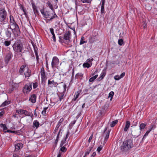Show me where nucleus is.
Here are the masks:
<instances>
[{
  "instance_id": "17",
  "label": "nucleus",
  "mask_w": 157,
  "mask_h": 157,
  "mask_svg": "<svg viewBox=\"0 0 157 157\" xmlns=\"http://www.w3.org/2000/svg\"><path fill=\"white\" fill-rule=\"evenodd\" d=\"M24 114L26 116H30L32 117L33 114L32 113L28 112L26 110H23L22 114Z\"/></svg>"
},
{
  "instance_id": "58",
  "label": "nucleus",
  "mask_w": 157,
  "mask_h": 157,
  "mask_svg": "<svg viewBox=\"0 0 157 157\" xmlns=\"http://www.w3.org/2000/svg\"><path fill=\"white\" fill-rule=\"evenodd\" d=\"M96 155V152H94L93 153V154L91 155V157H94V156Z\"/></svg>"
},
{
  "instance_id": "35",
  "label": "nucleus",
  "mask_w": 157,
  "mask_h": 157,
  "mask_svg": "<svg viewBox=\"0 0 157 157\" xmlns=\"http://www.w3.org/2000/svg\"><path fill=\"white\" fill-rule=\"evenodd\" d=\"M95 36L91 37L89 39V42L91 44L93 43L95 41Z\"/></svg>"
},
{
  "instance_id": "5",
  "label": "nucleus",
  "mask_w": 157,
  "mask_h": 157,
  "mask_svg": "<svg viewBox=\"0 0 157 157\" xmlns=\"http://www.w3.org/2000/svg\"><path fill=\"white\" fill-rule=\"evenodd\" d=\"M12 47L14 52L17 53L21 52L23 48L22 44L18 41L14 43Z\"/></svg>"
},
{
  "instance_id": "22",
  "label": "nucleus",
  "mask_w": 157,
  "mask_h": 157,
  "mask_svg": "<svg viewBox=\"0 0 157 157\" xmlns=\"http://www.w3.org/2000/svg\"><path fill=\"white\" fill-rule=\"evenodd\" d=\"M50 31L51 34L52 35V38L53 39V41L55 42H56V39L54 32V29L52 28H51L50 29Z\"/></svg>"
},
{
  "instance_id": "20",
  "label": "nucleus",
  "mask_w": 157,
  "mask_h": 157,
  "mask_svg": "<svg viewBox=\"0 0 157 157\" xmlns=\"http://www.w3.org/2000/svg\"><path fill=\"white\" fill-rule=\"evenodd\" d=\"M125 75V73L124 72H123L122 74H121V75H115L114 77V79L116 80H118L120 79L121 78H123Z\"/></svg>"
},
{
  "instance_id": "19",
  "label": "nucleus",
  "mask_w": 157,
  "mask_h": 157,
  "mask_svg": "<svg viewBox=\"0 0 157 157\" xmlns=\"http://www.w3.org/2000/svg\"><path fill=\"white\" fill-rule=\"evenodd\" d=\"M63 119H61L59 121L58 124H57V125H56L54 131V133H56L57 131L58 130V128H59L60 126L61 125V124L62 123V122L63 121Z\"/></svg>"
},
{
  "instance_id": "47",
  "label": "nucleus",
  "mask_w": 157,
  "mask_h": 157,
  "mask_svg": "<svg viewBox=\"0 0 157 157\" xmlns=\"http://www.w3.org/2000/svg\"><path fill=\"white\" fill-rule=\"evenodd\" d=\"M60 150L61 151H62L63 152H65L67 150V149L65 147L63 146V147H62L60 148Z\"/></svg>"
},
{
  "instance_id": "30",
  "label": "nucleus",
  "mask_w": 157,
  "mask_h": 157,
  "mask_svg": "<svg viewBox=\"0 0 157 157\" xmlns=\"http://www.w3.org/2000/svg\"><path fill=\"white\" fill-rule=\"evenodd\" d=\"M10 29L12 30L13 33L15 31H16V33H17V34L20 33V32L19 27L18 26V30L17 29V28H16V27H15L14 28H12L11 27H10Z\"/></svg>"
},
{
  "instance_id": "9",
  "label": "nucleus",
  "mask_w": 157,
  "mask_h": 157,
  "mask_svg": "<svg viewBox=\"0 0 157 157\" xmlns=\"http://www.w3.org/2000/svg\"><path fill=\"white\" fill-rule=\"evenodd\" d=\"M41 78L42 82H45L47 78L45 75V73L44 71V68L42 67L41 69Z\"/></svg>"
},
{
  "instance_id": "36",
  "label": "nucleus",
  "mask_w": 157,
  "mask_h": 157,
  "mask_svg": "<svg viewBox=\"0 0 157 157\" xmlns=\"http://www.w3.org/2000/svg\"><path fill=\"white\" fill-rule=\"evenodd\" d=\"M153 127V126L151 127L150 128V129H149V130H147V131L146 132V133H145V134H144V137H143V138H144L145 137H146V136H147L148 135V134L150 132L151 130L152 129V128Z\"/></svg>"
},
{
  "instance_id": "39",
  "label": "nucleus",
  "mask_w": 157,
  "mask_h": 157,
  "mask_svg": "<svg viewBox=\"0 0 157 157\" xmlns=\"http://www.w3.org/2000/svg\"><path fill=\"white\" fill-rule=\"evenodd\" d=\"M98 75H96L93 76V77L91 78L89 80V82H93L94 79H95L98 77Z\"/></svg>"
},
{
  "instance_id": "37",
  "label": "nucleus",
  "mask_w": 157,
  "mask_h": 157,
  "mask_svg": "<svg viewBox=\"0 0 157 157\" xmlns=\"http://www.w3.org/2000/svg\"><path fill=\"white\" fill-rule=\"evenodd\" d=\"M10 103V102L9 101H5L4 102H3V103L2 104L1 106L2 107H4L5 106H6V105H7L9 104Z\"/></svg>"
},
{
  "instance_id": "59",
  "label": "nucleus",
  "mask_w": 157,
  "mask_h": 157,
  "mask_svg": "<svg viewBox=\"0 0 157 157\" xmlns=\"http://www.w3.org/2000/svg\"><path fill=\"white\" fill-rule=\"evenodd\" d=\"M88 91V90L87 89H85L83 90V92L86 94Z\"/></svg>"
},
{
  "instance_id": "11",
  "label": "nucleus",
  "mask_w": 157,
  "mask_h": 157,
  "mask_svg": "<svg viewBox=\"0 0 157 157\" xmlns=\"http://www.w3.org/2000/svg\"><path fill=\"white\" fill-rule=\"evenodd\" d=\"M107 128H105L104 130V133L103 135V136H105V141H106L107 140L109 136L110 131L109 130L107 131Z\"/></svg>"
},
{
  "instance_id": "57",
  "label": "nucleus",
  "mask_w": 157,
  "mask_h": 157,
  "mask_svg": "<svg viewBox=\"0 0 157 157\" xmlns=\"http://www.w3.org/2000/svg\"><path fill=\"white\" fill-rule=\"evenodd\" d=\"M60 130L59 131V132L57 135L56 139V140H59V134H60Z\"/></svg>"
},
{
  "instance_id": "15",
  "label": "nucleus",
  "mask_w": 157,
  "mask_h": 157,
  "mask_svg": "<svg viewBox=\"0 0 157 157\" xmlns=\"http://www.w3.org/2000/svg\"><path fill=\"white\" fill-rule=\"evenodd\" d=\"M32 7L33 10V12L35 15H36L38 13V10L37 9V6L35 5L33 2L31 3Z\"/></svg>"
},
{
  "instance_id": "34",
  "label": "nucleus",
  "mask_w": 157,
  "mask_h": 157,
  "mask_svg": "<svg viewBox=\"0 0 157 157\" xmlns=\"http://www.w3.org/2000/svg\"><path fill=\"white\" fill-rule=\"evenodd\" d=\"M33 124L37 128L39 127V123L37 120H35L33 122Z\"/></svg>"
},
{
  "instance_id": "12",
  "label": "nucleus",
  "mask_w": 157,
  "mask_h": 157,
  "mask_svg": "<svg viewBox=\"0 0 157 157\" xmlns=\"http://www.w3.org/2000/svg\"><path fill=\"white\" fill-rule=\"evenodd\" d=\"M48 86L51 87H52L53 86L56 87L58 85L57 83L54 82V80L51 81L50 80H48Z\"/></svg>"
},
{
  "instance_id": "3",
  "label": "nucleus",
  "mask_w": 157,
  "mask_h": 157,
  "mask_svg": "<svg viewBox=\"0 0 157 157\" xmlns=\"http://www.w3.org/2000/svg\"><path fill=\"white\" fill-rule=\"evenodd\" d=\"M41 14L43 15V17L46 18H49L48 19L49 21H52L54 18L52 19V20H50L52 17L54 16V13L52 11H44V9H41L40 10Z\"/></svg>"
},
{
  "instance_id": "41",
  "label": "nucleus",
  "mask_w": 157,
  "mask_h": 157,
  "mask_svg": "<svg viewBox=\"0 0 157 157\" xmlns=\"http://www.w3.org/2000/svg\"><path fill=\"white\" fill-rule=\"evenodd\" d=\"M11 42L10 41H5L4 42V44L6 46H8L11 44Z\"/></svg>"
},
{
  "instance_id": "49",
  "label": "nucleus",
  "mask_w": 157,
  "mask_h": 157,
  "mask_svg": "<svg viewBox=\"0 0 157 157\" xmlns=\"http://www.w3.org/2000/svg\"><path fill=\"white\" fill-rule=\"evenodd\" d=\"M104 5H101V12L102 13H103L104 12Z\"/></svg>"
},
{
  "instance_id": "45",
  "label": "nucleus",
  "mask_w": 157,
  "mask_h": 157,
  "mask_svg": "<svg viewBox=\"0 0 157 157\" xmlns=\"http://www.w3.org/2000/svg\"><path fill=\"white\" fill-rule=\"evenodd\" d=\"M23 110L22 109H19L16 110V113L20 114H22Z\"/></svg>"
},
{
  "instance_id": "8",
  "label": "nucleus",
  "mask_w": 157,
  "mask_h": 157,
  "mask_svg": "<svg viewBox=\"0 0 157 157\" xmlns=\"http://www.w3.org/2000/svg\"><path fill=\"white\" fill-rule=\"evenodd\" d=\"M47 4L48 5V6L49 7V8L52 10V11L53 12V13H54V16L52 17L51 19H50V20H52V19L53 18H58V17L57 15L56 14V13L55 11V10L53 8V6L52 5V4L49 1H48L47 3Z\"/></svg>"
},
{
  "instance_id": "23",
  "label": "nucleus",
  "mask_w": 157,
  "mask_h": 157,
  "mask_svg": "<svg viewBox=\"0 0 157 157\" xmlns=\"http://www.w3.org/2000/svg\"><path fill=\"white\" fill-rule=\"evenodd\" d=\"M80 92L79 91H77L75 93V94L74 96V98L72 99V101H75L78 98Z\"/></svg>"
},
{
  "instance_id": "54",
  "label": "nucleus",
  "mask_w": 157,
  "mask_h": 157,
  "mask_svg": "<svg viewBox=\"0 0 157 157\" xmlns=\"http://www.w3.org/2000/svg\"><path fill=\"white\" fill-rule=\"evenodd\" d=\"M76 122V120H74L73 121L71 122L70 124V126H71V128H72V126L74 124H75Z\"/></svg>"
},
{
  "instance_id": "1",
  "label": "nucleus",
  "mask_w": 157,
  "mask_h": 157,
  "mask_svg": "<svg viewBox=\"0 0 157 157\" xmlns=\"http://www.w3.org/2000/svg\"><path fill=\"white\" fill-rule=\"evenodd\" d=\"M133 147V141L132 139H126L123 142L120 146V150L125 152L128 151Z\"/></svg>"
},
{
  "instance_id": "46",
  "label": "nucleus",
  "mask_w": 157,
  "mask_h": 157,
  "mask_svg": "<svg viewBox=\"0 0 157 157\" xmlns=\"http://www.w3.org/2000/svg\"><path fill=\"white\" fill-rule=\"evenodd\" d=\"M81 2L83 3H90L91 1V0H81Z\"/></svg>"
},
{
  "instance_id": "50",
  "label": "nucleus",
  "mask_w": 157,
  "mask_h": 157,
  "mask_svg": "<svg viewBox=\"0 0 157 157\" xmlns=\"http://www.w3.org/2000/svg\"><path fill=\"white\" fill-rule=\"evenodd\" d=\"M10 23L11 22L15 21L13 17V16L10 15Z\"/></svg>"
},
{
  "instance_id": "18",
  "label": "nucleus",
  "mask_w": 157,
  "mask_h": 157,
  "mask_svg": "<svg viewBox=\"0 0 157 157\" xmlns=\"http://www.w3.org/2000/svg\"><path fill=\"white\" fill-rule=\"evenodd\" d=\"M130 125V122L129 121H127L125 123V126L124 128V130L125 132L128 131Z\"/></svg>"
},
{
  "instance_id": "51",
  "label": "nucleus",
  "mask_w": 157,
  "mask_h": 157,
  "mask_svg": "<svg viewBox=\"0 0 157 157\" xmlns=\"http://www.w3.org/2000/svg\"><path fill=\"white\" fill-rule=\"evenodd\" d=\"M38 86V83L37 82H35L33 84V89L36 88Z\"/></svg>"
},
{
  "instance_id": "10",
  "label": "nucleus",
  "mask_w": 157,
  "mask_h": 157,
  "mask_svg": "<svg viewBox=\"0 0 157 157\" xmlns=\"http://www.w3.org/2000/svg\"><path fill=\"white\" fill-rule=\"evenodd\" d=\"M13 56L12 53L9 52L6 55V56L5 57V60L6 63H7L11 59Z\"/></svg>"
},
{
  "instance_id": "48",
  "label": "nucleus",
  "mask_w": 157,
  "mask_h": 157,
  "mask_svg": "<svg viewBox=\"0 0 157 157\" xmlns=\"http://www.w3.org/2000/svg\"><path fill=\"white\" fill-rule=\"evenodd\" d=\"M48 109V107H45L44 108L42 112L43 115H45L46 114V110Z\"/></svg>"
},
{
  "instance_id": "2",
  "label": "nucleus",
  "mask_w": 157,
  "mask_h": 157,
  "mask_svg": "<svg viewBox=\"0 0 157 157\" xmlns=\"http://www.w3.org/2000/svg\"><path fill=\"white\" fill-rule=\"evenodd\" d=\"M25 71L24 75L25 77H29L31 74V71L29 69L28 67H26L25 65L21 66L19 70V73L20 74H23V72Z\"/></svg>"
},
{
  "instance_id": "13",
  "label": "nucleus",
  "mask_w": 157,
  "mask_h": 157,
  "mask_svg": "<svg viewBox=\"0 0 157 157\" xmlns=\"http://www.w3.org/2000/svg\"><path fill=\"white\" fill-rule=\"evenodd\" d=\"M71 33L70 32L68 31L64 34L63 39L66 40L70 41L71 39Z\"/></svg>"
},
{
  "instance_id": "44",
  "label": "nucleus",
  "mask_w": 157,
  "mask_h": 157,
  "mask_svg": "<svg viewBox=\"0 0 157 157\" xmlns=\"http://www.w3.org/2000/svg\"><path fill=\"white\" fill-rule=\"evenodd\" d=\"M118 44L120 45H122L123 44V41L122 39H119L118 40Z\"/></svg>"
},
{
  "instance_id": "42",
  "label": "nucleus",
  "mask_w": 157,
  "mask_h": 157,
  "mask_svg": "<svg viewBox=\"0 0 157 157\" xmlns=\"http://www.w3.org/2000/svg\"><path fill=\"white\" fill-rule=\"evenodd\" d=\"M0 126L1 127L3 128V130L6 131L7 129V128L6 127V126L5 124H0Z\"/></svg>"
},
{
  "instance_id": "38",
  "label": "nucleus",
  "mask_w": 157,
  "mask_h": 157,
  "mask_svg": "<svg viewBox=\"0 0 157 157\" xmlns=\"http://www.w3.org/2000/svg\"><path fill=\"white\" fill-rule=\"evenodd\" d=\"M91 66V65L88 63H84L83 64V66L84 68L87 67V68H88L90 67Z\"/></svg>"
},
{
  "instance_id": "40",
  "label": "nucleus",
  "mask_w": 157,
  "mask_h": 157,
  "mask_svg": "<svg viewBox=\"0 0 157 157\" xmlns=\"http://www.w3.org/2000/svg\"><path fill=\"white\" fill-rule=\"evenodd\" d=\"M114 93L113 91H111L109 93V94L108 97H109V98H110L111 100H112V99L113 97V95H114Z\"/></svg>"
},
{
  "instance_id": "4",
  "label": "nucleus",
  "mask_w": 157,
  "mask_h": 157,
  "mask_svg": "<svg viewBox=\"0 0 157 157\" xmlns=\"http://www.w3.org/2000/svg\"><path fill=\"white\" fill-rule=\"evenodd\" d=\"M7 15L6 12L4 8L0 9V24L3 25L6 24V18Z\"/></svg>"
},
{
  "instance_id": "7",
  "label": "nucleus",
  "mask_w": 157,
  "mask_h": 157,
  "mask_svg": "<svg viewBox=\"0 0 157 157\" xmlns=\"http://www.w3.org/2000/svg\"><path fill=\"white\" fill-rule=\"evenodd\" d=\"M59 61L56 57H54L52 59L51 65L52 68H54L59 64Z\"/></svg>"
},
{
  "instance_id": "31",
  "label": "nucleus",
  "mask_w": 157,
  "mask_h": 157,
  "mask_svg": "<svg viewBox=\"0 0 157 157\" xmlns=\"http://www.w3.org/2000/svg\"><path fill=\"white\" fill-rule=\"evenodd\" d=\"M83 76V75L82 73H78L75 76V79H78V78H82Z\"/></svg>"
},
{
  "instance_id": "64",
  "label": "nucleus",
  "mask_w": 157,
  "mask_h": 157,
  "mask_svg": "<svg viewBox=\"0 0 157 157\" xmlns=\"http://www.w3.org/2000/svg\"><path fill=\"white\" fill-rule=\"evenodd\" d=\"M98 72V70H96L94 73L92 74V76L94 75L95 74L97 73Z\"/></svg>"
},
{
  "instance_id": "25",
  "label": "nucleus",
  "mask_w": 157,
  "mask_h": 157,
  "mask_svg": "<svg viewBox=\"0 0 157 157\" xmlns=\"http://www.w3.org/2000/svg\"><path fill=\"white\" fill-rule=\"evenodd\" d=\"M147 125V124L146 123H142L140 124L139 126L140 130L141 131L143 130Z\"/></svg>"
},
{
  "instance_id": "63",
  "label": "nucleus",
  "mask_w": 157,
  "mask_h": 157,
  "mask_svg": "<svg viewBox=\"0 0 157 157\" xmlns=\"http://www.w3.org/2000/svg\"><path fill=\"white\" fill-rule=\"evenodd\" d=\"M58 140H55V146H56L57 145V142L58 141Z\"/></svg>"
},
{
  "instance_id": "21",
  "label": "nucleus",
  "mask_w": 157,
  "mask_h": 157,
  "mask_svg": "<svg viewBox=\"0 0 157 157\" xmlns=\"http://www.w3.org/2000/svg\"><path fill=\"white\" fill-rule=\"evenodd\" d=\"M68 133L66 135V137L61 141L60 144V147H62L65 143H66V140L68 137Z\"/></svg>"
},
{
  "instance_id": "33",
  "label": "nucleus",
  "mask_w": 157,
  "mask_h": 157,
  "mask_svg": "<svg viewBox=\"0 0 157 157\" xmlns=\"http://www.w3.org/2000/svg\"><path fill=\"white\" fill-rule=\"evenodd\" d=\"M64 94L63 93H61L59 94L58 97L59 99V100L61 101V100L63 98Z\"/></svg>"
},
{
  "instance_id": "29",
  "label": "nucleus",
  "mask_w": 157,
  "mask_h": 157,
  "mask_svg": "<svg viewBox=\"0 0 157 157\" xmlns=\"http://www.w3.org/2000/svg\"><path fill=\"white\" fill-rule=\"evenodd\" d=\"M105 70H103L101 74L100 77L99 78V80H101L102 79L105 77Z\"/></svg>"
},
{
  "instance_id": "56",
  "label": "nucleus",
  "mask_w": 157,
  "mask_h": 157,
  "mask_svg": "<svg viewBox=\"0 0 157 157\" xmlns=\"http://www.w3.org/2000/svg\"><path fill=\"white\" fill-rule=\"evenodd\" d=\"M86 42H87L85 41H84L83 40H81L80 42V44L81 45Z\"/></svg>"
},
{
  "instance_id": "27",
  "label": "nucleus",
  "mask_w": 157,
  "mask_h": 157,
  "mask_svg": "<svg viewBox=\"0 0 157 157\" xmlns=\"http://www.w3.org/2000/svg\"><path fill=\"white\" fill-rule=\"evenodd\" d=\"M6 36L8 38H10L11 36V32L9 30V29H7L5 32Z\"/></svg>"
},
{
  "instance_id": "53",
  "label": "nucleus",
  "mask_w": 157,
  "mask_h": 157,
  "mask_svg": "<svg viewBox=\"0 0 157 157\" xmlns=\"http://www.w3.org/2000/svg\"><path fill=\"white\" fill-rule=\"evenodd\" d=\"M32 45L34 48V52L37 51L38 49L37 47L36 46V45L33 44H32Z\"/></svg>"
},
{
  "instance_id": "55",
  "label": "nucleus",
  "mask_w": 157,
  "mask_h": 157,
  "mask_svg": "<svg viewBox=\"0 0 157 157\" xmlns=\"http://www.w3.org/2000/svg\"><path fill=\"white\" fill-rule=\"evenodd\" d=\"M93 134H92L91 136H90V138H89V139L88 140V141L89 143H90L92 140L93 137Z\"/></svg>"
},
{
  "instance_id": "62",
  "label": "nucleus",
  "mask_w": 157,
  "mask_h": 157,
  "mask_svg": "<svg viewBox=\"0 0 157 157\" xmlns=\"http://www.w3.org/2000/svg\"><path fill=\"white\" fill-rule=\"evenodd\" d=\"M13 157H20V156L16 154H14L13 155Z\"/></svg>"
},
{
  "instance_id": "43",
  "label": "nucleus",
  "mask_w": 157,
  "mask_h": 157,
  "mask_svg": "<svg viewBox=\"0 0 157 157\" xmlns=\"http://www.w3.org/2000/svg\"><path fill=\"white\" fill-rule=\"evenodd\" d=\"M131 134L134 136H137L138 135L137 134L136 132H135V130L132 131L131 132Z\"/></svg>"
},
{
  "instance_id": "28",
  "label": "nucleus",
  "mask_w": 157,
  "mask_h": 157,
  "mask_svg": "<svg viewBox=\"0 0 157 157\" xmlns=\"http://www.w3.org/2000/svg\"><path fill=\"white\" fill-rule=\"evenodd\" d=\"M92 147H90L88 149H87L86 150V152L85 153V155L84 157H85L90 154V152L92 150Z\"/></svg>"
},
{
  "instance_id": "32",
  "label": "nucleus",
  "mask_w": 157,
  "mask_h": 157,
  "mask_svg": "<svg viewBox=\"0 0 157 157\" xmlns=\"http://www.w3.org/2000/svg\"><path fill=\"white\" fill-rule=\"evenodd\" d=\"M118 121L117 120H116L112 121L110 124V126L111 127H113L117 123Z\"/></svg>"
},
{
  "instance_id": "52",
  "label": "nucleus",
  "mask_w": 157,
  "mask_h": 157,
  "mask_svg": "<svg viewBox=\"0 0 157 157\" xmlns=\"http://www.w3.org/2000/svg\"><path fill=\"white\" fill-rule=\"evenodd\" d=\"M103 146L102 145H101L99 147H98L97 149V151L99 152L102 149Z\"/></svg>"
},
{
  "instance_id": "24",
  "label": "nucleus",
  "mask_w": 157,
  "mask_h": 157,
  "mask_svg": "<svg viewBox=\"0 0 157 157\" xmlns=\"http://www.w3.org/2000/svg\"><path fill=\"white\" fill-rule=\"evenodd\" d=\"M10 27H11L12 28H14L16 26V28L18 30V25L16 23L15 21L11 22L10 23Z\"/></svg>"
},
{
  "instance_id": "26",
  "label": "nucleus",
  "mask_w": 157,
  "mask_h": 157,
  "mask_svg": "<svg viewBox=\"0 0 157 157\" xmlns=\"http://www.w3.org/2000/svg\"><path fill=\"white\" fill-rule=\"evenodd\" d=\"M18 85L17 83H13L11 88L9 89L10 93H11L14 90V89H16Z\"/></svg>"
},
{
  "instance_id": "60",
  "label": "nucleus",
  "mask_w": 157,
  "mask_h": 157,
  "mask_svg": "<svg viewBox=\"0 0 157 157\" xmlns=\"http://www.w3.org/2000/svg\"><path fill=\"white\" fill-rule=\"evenodd\" d=\"M93 60V59H88L87 60V61L88 63H90L91 62V61Z\"/></svg>"
},
{
  "instance_id": "16",
  "label": "nucleus",
  "mask_w": 157,
  "mask_h": 157,
  "mask_svg": "<svg viewBox=\"0 0 157 157\" xmlns=\"http://www.w3.org/2000/svg\"><path fill=\"white\" fill-rule=\"evenodd\" d=\"M36 95L33 94L31 95L29 98V100L32 103H34L36 102Z\"/></svg>"
},
{
  "instance_id": "61",
  "label": "nucleus",
  "mask_w": 157,
  "mask_h": 157,
  "mask_svg": "<svg viewBox=\"0 0 157 157\" xmlns=\"http://www.w3.org/2000/svg\"><path fill=\"white\" fill-rule=\"evenodd\" d=\"M62 153L59 152L58 154L57 157H61Z\"/></svg>"
},
{
  "instance_id": "6",
  "label": "nucleus",
  "mask_w": 157,
  "mask_h": 157,
  "mask_svg": "<svg viewBox=\"0 0 157 157\" xmlns=\"http://www.w3.org/2000/svg\"><path fill=\"white\" fill-rule=\"evenodd\" d=\"M32 89V83L29 82L24 86L23 89V91L24 93L27 94Z\"/></svg>"
},
{
  "instance_id": "14",
  "label": "nucleus",
  "mask_w": 157,
  "mask_h": 157,
  "mask_svg": "<svg viewBox=\"0 0 157 157\" xmlns=\"http://www.w3.org/2000/svg\"><path fill=\"white\" fill-rule=\"evenodd\" d=\"M23 146V144L21 143H19L15 145V151H18L19 150L21 149Z\"/></svg>"
}]
</instances>
